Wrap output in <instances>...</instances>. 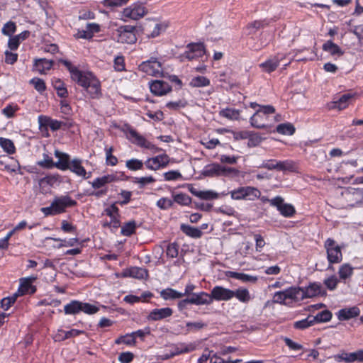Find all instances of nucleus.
I'll list each match as a JSON object with an SVG mask.
<instances>
[{
  "label": "nucleus",
  "mask_w": 363,
  "mask_h": 363,
  "mask_svg": "<svg viewBox=\"0 0 363 363\" xmlns=\"http://www.w3.org/2000/svg\"><path fill=\"white\" fill-rule=\"evenodd\" d=\"M77 201L67 195L55 197L50 206L43 207L41 211L45 216H54L64 213L67 208L75 206Z\"/></svg>",
  "instance_id": "1"
},
{
  "label": "nucleus",
  "mask_w": 363,
  "mask_h": 363,
  "mask_svg": "<svg viewBox=\"0 0 363 363\" xmlns=\"http://www.w3.org/2000/svg\"><path fill=\"white\" fill-rule=\"evenodd\" d=\"M60 62L70 72L72 79L77 82L79 86H82L86 90L89 88L92 81L97 79L91 72H82L67 60H61Z\"/></svg>",
  "instance_id": "2"
},
{
  "label": "nucleus",
  "mask_w": 363,
  "mask_h": 363,
  "mask_svg": "<svg viewBox=\"0 0 363 363\" xmlns=\"http://www.w3.org/2000/svg\"><path fill=\"white\" fill-rule=\"evenodd\" d=\"M275 108L272 106H263L250 118L251 125L257 128L263 129L272 126L268 122L269 115L274 113Z\"/></svg>",
  "instance_id": "3"
},
{
  "label": "nucleus",
  "mask_w": 363,
  "mask_h": 363,
  "mask_svg": "<svg viewBox=\"0 0 363 363\" xmlns=\"http://www.w3.org/2000/svg\"><path fill=\"white\" fill-rule=\"evenodd\" d=\"M324 247L327 253V259L330 264H337L342 260L341 247L332 238H328Z\"/></svg>",
  "instance_id": "4"
},
{
  "label": "nucleus",
  "mask_w": 363,
  "mask_h": 363,
  "mask_svg": "<svg viewBox=\"0 0 363 363\" xmlns=\"http://www.w3.org/2000/svg\"><path fill=\"white\" fill-rule=\"evenodd\" d=\"M139 69L143 72L153 77H160L163 73L162 63L155 57L143 62L139 65Z\"/></svg>",
  "instance_id": "5"
},
{
  "label": "nucleus",
  "mask_w": 363,
  "mask_h": 363,
  "mask_svg": "<svg viewBox=\"0 0 363 363\" xmlns=\"http://www.w3.org/2000/svg\"><path fill=\"white\" fill-rule=\"evenodd\" d=\"M298 293H300V290L296 287H290L284 291L276 292L273 297V301L280 304H286L287 300L298 301Z\"/></svg>",
  "instance_id": "6"
},
{
  "label": "nucleus",
  "mask_w": 363,
  "mask_h": 363,
  "mask_svg": "<svg viewBox=\"0 0 363 363\" xmlns=\"http://www.w3.org/2000/svg\"><path fill=\"white\" fill-rule=\"evenodd\" d=\"M148 11L145 6L142 4H133L125 8L122 11V16L125 18L137 21L143 18Z\"/></svg>",
  "instance_id": "7"
},
{
  "label": "nucleus",
  "mask_w": 363,
  "mask_h": 363,
  "mask_svg": "<svg viewBox=\"0 0 363 363\" xmlns=\"http://www.w3.org/2000/svg\"><path fill=\"white\" fill-rule=\"evenodd\" d=\"M135 28L133 26L127 25L119 27L117 29L118 42L121 43H134L137 38L135 34Z\"/></svg>",
  "instance_id": "8"
},
{
  "label": "nucleus",
  "mask_w": 363,
  "mask_h": 363,
  "mask_svg": "<svg viewBox=\"0 0 363 363\" xmlns=\"http://www.w3.org/2000/svg\"><path fill=\"white\" fill-rule=\"evenodd\" d=\"M187 48L188 50L179 56L181 62H184L185 59L193 60L202 57L205 54V48L201 43L189 44Z\"/></svg>",
  "instance_id": "9"
},
{
  "label": "nucleus",
  "mask_w": 363,
  "mask_h": 363,
  "mask_svg": "<svg viewBox=\"0 0 363 363\" xmlns=\"http://www.w3.org/2000/svg\"><path fill=\"white\" fill-rule=\"evenodd\" d=\"M259 167L265 168L269 170H292L294 167V163L291 160L278 161L276 160H269L264 161Z\"/></svg>",
  "instance_id": "10"
},
{
  "label": "nucleus",
  "mask_w": 363,
  "mask_h": 363,
  "mask_svg": "<svg viewBox=\"0 0 363 363\" xmlns=\"http://www.w3.org/2000/svg\"><path fill=\"white\" fill-rule=\"evenodd\" d=\"M270 205L277 207V210L284 217H291L296 213L294 207L291 204L284 203V199L279 196L270 201Z\"/></svg>",
  "instance_id": "11"
},
{
  "label": "nucleus",
  "mask_w": 363,
  "mask_h": 363,
  "mask_svg": "<svg viewBox=\"0 0 363 363\" xmlns=\"http://www.w3.org/2000/svg\"><path fill=\"white\" fill-rule=\"evenodd\" d=\"M127 137L133 143H135L142 147L149 150H154L156 148L153 144L147 141L143 135H140L132 128H128Z\"/></svg>",
  "instance_id": "12"
},
{
  "label": "nucleus",
  "mask_w": 363,
  "mask_h": 363,
  "mask_svg": "<svg viewBox=\"0 0 363 363\" xmlns=\"http://www.w3.org/2000/svg\"><path fill=\"white\" fill-rule=\"evenodd\" d=\"M233 290L225 288L220 286L213 287L211 291L210 297L211 300L218 301H229L233 298Z\"/></svg>",
  "instance_id": "13"
},
{
  "label": "nucleus",
  "mask_w": 363,
  "mask_h": 363,
  "mask_svg": "<svg viewBox=\"0 0 363 363\" xmlns=\"http://www.w3.org/2000/svg\"><path fill=\"white\" fill-rule=\"evenodd\" d=\"M296 289L300 290L299 301L315 297L321 293V285L317 283H312L305 288L296 287Z\"/></svg>",
  "instance_id": "14"
},
{
  "label": "nucleus",
  "mask_w": 363,
  "mask_h": 363,
  "mask_svg": "<svg viewBox=\"0 0 363 363\" xmlns=\"http://www.w3.org/2000/svg\"><path fill=\"white\" fill-rule=\"evenodd\" d=\"M169 162V157L165 155H160L152 158L148 159L145 162L147 168L152 170H157L160 167H165Z\"/></svg>",
  "instance_id": "15"
},
{
  "label": "nucleus",
  "mask_w": 363,
  "mask_h": 363,
  "mask_svg": "<svg viewBox=\"0 0 363 363\" xmlns=\"http://www.w3.org/2000/svg\"><path fill=\"white\" fill-rule=\"evenodd\" d=\"M151 92L157 96H163L171 91L170 85L162 80H155L150 84Z\"/></svg>",
  "instance_id": "16"
},
{
  "label": "nucleus",
  "mask_w": 363,
  "mask_h": 363,
  "mask_svg": "<svg viewBox=\"0 0 363 363\" xmlns=\"http://www.w3.org/2000/svg\"><path fill=\"white\" fill-rule=\"evenodd\" d=\"M173 311L171 308H155L152 310L147 318L148 320L157 321L172 316Z\"/></svg>",
  "instance_id": "17"
},
{
  "label": "nucleus",
  "mask_w": 363,
  "mask_h": 363,
  "mask_svg": "<svg viewBox=\"0 0 363 363\" xmlns=\"http://www.w3.org/2000/svg\"><path fill=\"white\" fill-rule=\"evenodd\" d=\"M68 169L83 179H88L91 177V172H86V169L82 164V160L79 159L72 160L69 164Z\"/></svg>",
  "instance_id": "18"
},
{
  "label": "nucleus",
  "mask_w": 363,
  "mask_h": 363,
  "mask_svg": "<svg viewBox=\"0 0 363 363\" xmlns=\"http://www.w3.org/2000/svg\"><path fill=\"white\" fill-rule=\"evenodd\" d=\"M284 57L275 55L270 58H269L267 60H266L264 62H262L259 65L260 68L264 72L271 73L274 72L279 65V62Z\"/></svg>",
  "instance_id": "19"
},
{
  "label": "nucleus",
  "mask_w": 363,
  "mask_h": 363,
  "mask_svg": "<svg viewBox=\"0 0 363 363\" xmlns=\"http://www.w3.org/2000/svg\"><path fill=\"white\" fill-rule=\"evenodd\" d=\"M353 97L354 95L352 94H343L337 101L331 102L329 105V108L337 109L339 111L343 110L349 106Z\"/></svg>",
  "instance_id": "20"
},
{
  "label": "nucleus",
  "mask_w": 363,
  "mask_h": 363,
  "mask_svg": "<svg viewBox=\"0 0 363 363\" xmlns=\"http://www.w3.org/2000/svg\"><path fill=\"white\" fill-rule=\"evenodd\" d=\"M189 191L195 196L203 200L217 199L219 197L218 193L212 190L199 191L193 186L189 187Z\"/></svg>",
  "instance_id": "21"
},
{
  "label": "nucleus",
  "mask_w": 363,
  "mask_h": 363,
  "mask_svg": "<svg viewBox=\"0 0 363 363\" xmlns=\"http://www.w3.org/2000/svg\"><path fill=\"white\" fill-rule=\"evenodd\" d=\"M35 279V277H27L21 279L20 286L16 292L18 296H22L27 293L33 294L35 291V288L32 286V282Z\"/></svg>",
  "instance_id": "22"
},
{
  "label": "nucleus",
  "mask_w": 363,
  "mask_h": 363,
  "mask_svg": "<svg viewBox=\"0 0 363 363\" xmlns=\"http://www.w3.org/2000/svg\"><path fill=\"white\" fill-rule=\"evenodd\" d=\"M38 123L40 129H42L43 127H50V129L53 131L59 130L62 124V123L60 121L52 120L50 118L45 116H38Z\"/></svg>",
  "instance_id": "23"
},
{
  "label": "nucleus",
  "mask_w": 363,
  "mask_h": 363,
  "mask_svg": "<svg viewBox=\"0 0 363 363\" xmlns=\"http://www.w3.org/2000/svg\"><path fill=\"white\" fill-rule=\"evenodd\" d=\"M359 308L357 306H353L351 308H345L340 310L337 315L340 320H345L357 317L359 315Z\"/></svg>",
  "instance_id": "24"
},
{
  "label": "nucleus",
  "mask_w": 363,
  "mask_h": 363,
  "mask_svg": "<svg viewBox=\"0 0 363 363\" xmlns=\"http://www.w3.org/2000/svg\"><path fill=\"white\" fill-rule=\"evenodd\" d=\"M191 304L195 305H203L210 304L212 303V300L210 297V294L206 292H201L199 294H191L189 298Z\"/></svg>",
  "instance_id": "25"
},
{
  "label": "nucleus",
  "mask_w": 363,
  "mask_h": 363,
  "mask_svg": "<svg viewBox=\"0 0 363 363\" xmlns=\"http://www.w3.org/2000/svg\"><path fill=\"white\" fill-rule=\"evenodd\" d=\"M225 275L228 277L234 278L238 280H240L242 282H251V283H255L258 280L257 277L252 276L244 273H240L233 271H226L225 272Z\"/></svg>",
  "instance_id": "26"
},
{
  "label": "nucleus",
  "mask_w": 363,
  "mask_h": 363,
  "mask_svg": "<svg viewBox=\"0 0 363 363\" xmlns=\"http://www.w3.org/2000/svg\"><path fill=\"white\" fill-rule=\"evenodd\" d=\"M55 155L58 159L57 162L55 163V167L61 170L68 169L69 164L71 162L69 160V155L59 150L55 151Z\"/></svg>",
  "instance_id": "27"
},
{
  "label": "nucleus",
  "mask_w": 363,
  "mask_h": 363,
  "mask_svg": "<svg viewBox=\"0 0 363 363\" xmlns=\"http://www.w3.org/2000/svg\"><path fill=\"white\" fill-rule=\"evenodd\" d=\"M53 65L52 60H48L45 58L35 60L34 63V69L40 74H45L46 71L51 69Z\"/></svg>",
  "instance_id": "28"
},
{
  "label": "nucleus",
  "mask_w": 363,
  "mask_h": 363,
  "mask_svg": "<svg viewBox=\"0 0 363 363\" xmlns=\"http://www.w3.org/2000/svg\"><path fill=\"white\" fill-rule=\"evenodd\" d=\"M323 50L330 54L332 56H342L344 54V52L341 48L332 40L326 41L323 45Z\"/></svg>",
  "instance_id": "29"
},
{
  "label": "nucleus",
  "mask_w": 363,
  "mask_h": 363,
  "mask_svg": "<svg viewBox=\"0 0 363 363\" xmlns=\"http://www.w3.org/2000/svg\"><path fill=\"white\" fill-rule=\"evenodd\" d=\"M245 200L255 201L259 199L261 191L256 187L251 186H242Z\"/></svg>",
  "instance_id": "30"
},
{
  "label": "nucleus",
  "mask_w": 363,
  "mask_h": 363,
  "mask_svg": "<svg viewBox=\"0 0 363 363\" xmlns=\"http://www.w3.org/2000/svg\"><path fill=\"white\" fill-rule=\"evenodd\" d=\"M235 297L239 301L242 303H248L251 299V295L247 289L239 287L233 291V298Z\"/></svg>",
  "instance_id": "31"
},
{
  "label": "nucleus",
  "mask_w": 363,
  "mask_h": 363,
  "mask_svg": "<svg viewBox=\"0 0 363 363\" xmlns=\"http://www.w3.org/2000/svg\"><path fill=\"white\" fill-rule=\"evenodd\" d=\"M221 171V165L217 163H213L207 165L203 170V175L205 177H220Z\"/></svg>",
  "instance_id": "32"
},
{
  "label": "nucleus",
  "mask_w": 363,
  "mask_h": 363,
  "mask_svg": "<svg viewBox=\"0 0 363 363\" xmlns=\"http://www.w3.org/2000/svg\"><path fill=\"white\" fill-rule=\"evenodd\" d=\"M116 176L113 174L104 175L101 177L95 179L91 183V186L94 189H99L105 186L106 184L111 183L115 181Z\"/></svg>",
  "instance_id": "33"
},
{
  "label": "nucleus",
  "mask_w": 363,
  "mask_h": 363,
  "mask_svg": "<svg viewBox=\"0 0 363 363\" xmlns=\"http://www.w3.org/2000/svg\"><path fill=\"white\" fill-rule=\"evenodd\" d=\"M86 91L91 99H99L101 96V89L99 79L92 81L91 86Z\"/></svg>",
  "instance_id": "34"
},
{
  "label": "nucleus",
  "mask_w": 363,
  "mask_h": 363,
  "mask_svg": "<svg viewBox=\"0 0 363 363\" xmlns=\"http://www.w3.org/2000/svg\"><path fill=\"white\" fill-rule=\"evenodd\" d=\"M52 84L54 89L56 90L58 96L61 98H66L68 96L65 84L60 79H54Z\"/></svg>",
  "instance_id": "35"
},
{
  "label": "nucleus",
  "mask_w": 363,
  "mask_h": 363,
  "mask_svg": "<svg viewBox=\"0 0 363 363\" xmlns=\"http://www.w3.org/2000/svg\"><path fill=\"white\" fill-rule=\"evenodd\" d=\"M354 268L350 264H342L338 269L340 279L345 281L353 274Z\"/></svg>",
  "instance_id": "36"
},
{
  "label": "nucleus",
  "mask_w": 363,
  "mask_h": 363,
  "mask_svg": "<svg viewBox=\"0 0 363 363\" xmlns=\"http://www.w3.org/2000/svg\"><path fill=\"white\" fill-rule=\"evenodd\" d=\"M181 230L186 235L193 238H199L202 235V232L200 229L189 225L182 224Z\"/></svg>",
  "instance_id": "37"
},
{
  "label": "nucleus",
  "mask_w": 363,
  "mask_h": 363,
  "mask_svg": "<svg viewBox=\"0 0 363 363\" xmlns=\"http://www.w3.org/2000/svg\"><path fill=\"white\" fill-rule=\"evenodd\" d=\"M167 24L166 23H156L152 30L147 29V36L148 38H154L160 35L166 30Z\"/></svg>",
  "instance_id": "38"
},
{
  "label": "nucleus",
  "mask_w": 363,
  "mask_h": 363,
  "mask_svg": "<svg viewBox=\"0 0 363 363\" xmlns=\"http://www.w3.org/2000/svg\"><path fill=\"white\" fill-rule=\"evenodd\" d=\"M65 313L66 314H77L82 311V302L79 301H72L65 306Z\"/></svg>",
  "instance_id": "39"
},
{
  "label": "nucleus",
  "mask_w": 363,
  "mask_h": 363,
  "mask_svg": "<svg viewBox=\"0 0 363 363\" xmlns=\"http://www.w3.org/2000/svg\"><path fill=\"white\" fill-rule=\"evenodd\" d=\"M0 146L9 155L14 154L16 152L14 143L10 139L0 137Z\"/></svg>",
  "instance_id": "40"
},
{
  "label": "nucleus",
  "mask_w": 363,
  "mask_h": 363,
  "mask_svg": "<svg viewBox=\"0 0 363 363\" xmlns=\"http://www.w3.org/2000/svg\"><path fill=\"white\" fill-rule=\"evenodd\" d=\"M210 84V80L203 76H197L193 77L190 82L189 85L191 87H204L207 86Z\"/></svg>",
  "instance_id": "41"
},
{
  "label": "nucleus",
  "mask_w": 363,
  "mask_h": 363,
  "mask_svg": "<svg viewBox=\"0 0 363 363\" xmlns=\"http://www.w3.org/2000/svg\"><path fill=\"white\" fill-rule=\"evenodd\" d=\"M219 114L230 120H238L240 118V111L234 108H225L221 110Z\"/></svg>",
  "instance_id": "42"
},
{
  "label": "nucleus",
  "mask_w": 363,
  "mask_h": 363,
  "mask_svg": "<svg viewBox=\"0 0 363 363\" xmlns=\"http://www.w3.org/2000/svg\"><path fill=\"white\" fill-rule=\"evenodd\" d=\"M160 295L164 300L176 299L184 296L183 294L178 292L172 289H167L162 290L160 293Z\"/></svg>",
  "instance_id": "43"
},
{
  "label": "nucleus",
  "mask_w": 363,
  "mask_h": 363,
  "mask_svg": "<svg viewBox=\"0 0 363 363\" xmlns=\"http://www.w3.org/2000/svg\"><path fill=\"white\" fill-rule=\"evenodd\" d=\"M129 275L136 279H145L147 277V271L144 268L133 267L129 270Z\"/></svg>",
  "instance_id": "44"
},
{
  "label": "nucleus",
  "mask_w": 363,
  "mask_h": 363,
  "mask_svg": "<svg viewBox=\"0 0 363 363\" xmlns=\"http://www.w3.org/2000/svg\"><path fill=\"white\" fill-rule=\"evenodd\" d=\"M314 323L328 322L332 318V313L328 310L323 311L316 315L312 316Z\"/></svg>",
  "instance_id": "45"
},
{
  "label": "nucleus",
  "mask_w": 363,
  "mask_h": 363,
  "mask_svg": "<svg viewBox=\"0 0 363 363\" xmlns=\"http://www.w3.org/2000/svg\"><path fill=\"white\" fill-rule=\"evenodd\" d=\"M277 131L282 135H291L295 132V128L291 123H281L277 125Z\"/></svg>",
  "instance_id": "46"
},
{
  "label": "nucleus",
  "mask_w": 363,
  "mask_h": 363,
  "mask_svg": "<svg viewBox=\"0 0 363 363\" xmlns=\"http://www.w3.org/2000/svg\"><path fill=\"white\" fill-rule=\"evenodd\" d=\"M174 203L182 206H188L191 202V199L186 194L180 193L173 196Z\"/></svg>",
  "instance_id": "47"
},
{
  "label": "nucleus",
  "mask_w": 363,
  "mask_h": 363,
  "mask_svg": "<svg viewBox=\"0 0 363 363\" xmlns=\"http://www.w3.org/2000/svg\"><path fill=\"white\" fill-rule=\"evenodd\" d=\"M314 324L312 316H308L306 318L296 321L294 323L296 329L303 330Z\"/></svg>",
  "instance_id": "48"
},
{
  "label": "nucleus",
  "mask_w": 363,
  "mask_h": 363,
  "mask_svg": "<svg viewBox=\"0 0 363 363\" xmlns=\"http://www.w3.org/2000/svg\"><path fill=\"white\" fill-rule=\"evenodd\" d=\"M195 349L196 346L193 343H190L189 345L181 343L177 346L175 351L174 352V354L178 355L182 353L189 352L194 351Z\"/></svg>",
  "instance_id": "49"
},
{
  "label": "nucleus",
  "mask_w": 363,
  "mask_h": 363,
  "mask_svg": "<svg viewBox=\"0 0 363 363\" xmlns=\"http://www.w3.org/2000/svg\"><path fill=\"white\" fill-rule=\"evenodd\" d=\"M16 25L14 22L10 21L6 23L2 29L1 33L3 35L9 37H11V35L16 32Z\"/></svg>",
  "instance_id": "50"
},
{
  "label": "nucleus",
  "mask_w": 363,
  "mask_h": 363,
  "mask_svg": "<svg viewBox=\"0 0 363 363\" xmlns=\"http://www.w3.org/2000/svg\"><path fill=\"white\" fill-rule=\"evenodd\" d=\"M113 151V147H106V162L107 165L116 166L118 163V159L116 156L112 155Z\"/></svg>",
  "instance_id": "51"
},
{
  "label": "nucleus",
  "mask_w": 363,
  "mask_h": 363,
  "mask_svg": "<svg viewBox=\"0 0 363 363\" xmlns=\"http://www.w3.org/2000/svg\"><path fill=\"white\" fill-rule=\"evenodd\" d=\"M136 223L134 220L125 223L121 228V234L125 236L131 235L135 230Z\"/></svg>",
  "instance_id": "52"
},
{
  "label": "nucleus",
  "mask_w": 363,
  "mask_h": 363,
  "mask_svg": "<svg viewBox=\"0 0 363 363\" xmlns=\"http://www.w3.org/2000/svg\"><path fill=\"white\" fill-rule=\"evenodd\" d=\"M174 205L173 199L169 198L163 197L159 199L157 202V206L162 210H167Z\"/></svg>",
  "instance_id": "53"
},
{
  "label": "nucleus",
  "mask_w": 363,
  "mask_h": 363,
  "mask_svg": "<svg viewBox=\"0 0 363 363\" xmlns=\"http://www.w3.org/2000/svg\"><path fill=\"white\" fill-rule=\"evenodd\" d=\"M125 166L130 170L136 171L143 168V163L138 159H131L126 161Z\"/></svg>",
  "instance_id": "54"
},
{
  "label": "nucleus",
  "mask_w": 363,
  "mask_h": 363,
  "mask_svg": "<svg viewBox=\"0 0 363 363\" xmlns=\"http://www.w3.org/2000/svg\"><path fill=\"white\" fill-rule=\"evenodd\" d=\"M339 279L335 275H332L324 280V284L328 289L333 291L336 289Z\"/></svg>",
  "instance_id": "55"
},
{
  "label": "nucleus",
  "mask_w": 363,
  "mask_h": 363,
  "mask_svg": "<svg viewBox=\"0 0 363 363\" xmlns=\"http://www.w3.org/2000/svg\"><path fill=\"white\" fill-rule=\"evenodd\" d=\"M18 296V294L15 293L11 296L4 298L1 301V308L4 311H7L15 303Z\"/></svg>",
  "instance_id": "56"
},
{
  "label": "nucleus",
  "mask_w": 363,
  "mask_h": 363,
  "mask_svg": "<svg viewBox=\"0 0 363 363\" xmlns=\"http://www.w3.org/2000/svg\"><path fill=\"white\" fill-rule=\"evenodd\" d=\"M99 310V307L95 305L82 302V311L86 314H94L97 313Z\"/></svg>",
  "instance_id": "57"
},
{
  "label": "nucleus",
  "mask_w": 363,
  "mask_h": 363,
  "mask_svg": "<svg viewBox=\"0 0 363 363\" xmlns=\"http://www.w3.org/2000/svg\"><path fill=\"white\" fill-rule=\"evenodd\" d=\"M264 26V22L262 21H255L247 26L249 34L255 33L257 30Z\"/></svg>",
  "instance_id": "58"
},
{
  "label": "nucleus",
  "mask_w": 363,
  "mask_h": 363,
  "mask_svg": "<svg viewBox=\"0 0 363 363\" xmlns=\"http://www.w3.org/2000/svg\"><path fill=\"white\" fill-rule=\"evenodd\" d=\"M30 84H32L35 89L40 93L44 91L46 89L45 84L44 81L39 78H33L30 80Z\"/></svg>",
  "instance_id": "59"
},
{
  "label": "nucleus",
  "mask_w": 363,
  "mask_h": 363,
  "mask_svg": "<svg viewBox=\"0 0 363 363\" xmlns=\"http://www.w3.org/2000/svg\"><path fill=\"white\" fill-rule=\"evenodd\" d=\"M229 194L233 200H245L242 186L230 191Z\"/></svg>",
  "instance_id": "60"
},
{
  "label": "nucleus",
  "mask_w": 363,
  "mask_h": 363,
  "mask_svg": "<svg viewBox=\"0 0 363 363\" xmlns=\"http://www.w3.org/2000/svg\"><path fill=\"white\" fill-rule=\"evenodd\" d=\"M135 337L132 335V333L130 335H126L125 336H121L115 340L116 344L124 343L126 345H133V344H135Z\"/></svg>",
  "instance_id": "61"
},
{
  "label": "nucleus",
  "mask_w": 363,
  "mask_h": 363,
  "mask_svg": "<svg viewBox=\"0 0 363 363\" xmlns=\"http://www.w3.org/2000/svg\"><path fill=\"white\" fill-rule=\"evenodd\" d=\"M38 164L40 167H43L45 168H48V169L55 167V163L53 162L52 158L50 157L46 154L43 155V160L41 161H39L38 162Z\"/></svg>",
  "instance_id": "62"
},
{
  "label": "nucleus",
  "mask_w": 363,
  "mask_h": 363,
  "mask_svg": "<svg viewBox=\"0 0 363 363\" xmlns=\"http://www.w3.org/2000/svg\"><path fill=\"white\" fill-rule=\"evenodd\" d=\"M178 252L179 246L176 243H171L168 245L166 250V253L168 257L171 258L177 257Z\"/></svg>",
  "instance_id": "63"
},
{
  "label": "nucleus",
  "mask_w": 363,
  "mask_h": 363,
  "mask_svg": "<svg viewBox=\"0 0 363 363\" xmlns=\"http://www.w3.org/2000/svg\"><path fill=\"white\" fill-rule=\"evenodd\" d=\"M182 174L179 171L172 170L164 174L166 181H174L182 178Z\"/></svg>",
  "instance_id": "64"
}]
</instances>
